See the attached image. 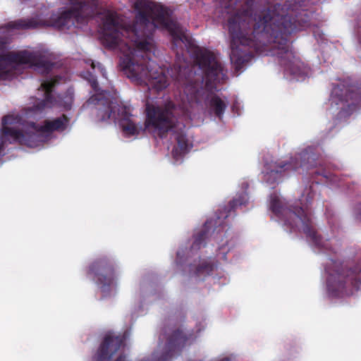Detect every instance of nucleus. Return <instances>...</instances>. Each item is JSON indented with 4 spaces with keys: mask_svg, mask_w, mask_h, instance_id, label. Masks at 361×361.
Masks as SVG:
<instances>
[{
    "mask_svg": "<svg viewBox=\"0 0 361 361\" xmlns=\"http://www.w3.org/2000/svg\"><path fill=\"white\" fill-rule=\"evenodd\" d=\"M66 122V118H58L51 122H46L44 126L38 128L32 121L21 124L13 116H7L4 119L2 133L5 137L18 140L30 147H36L37 145L35 141L37 137L52 130L63 128Z\"/></svg>",
    "mask_w": 361,
    "mask_h": 361,
    "instance_id": "1",
    "label": "nucleus"
},
{
    "mask_svg": "<svg viewBox=\"0 0 361 361\" xmlns=\"http://www.w3.org/2000/svg\"><path fill=\"white\" fill-rule=\"evenodd\" d=\"M161 336L163 338H166L165 352L160 356H158L157 353L154 352L150 357L145 358L141 361H170L175 354L181 351L188 341L192 338V334H185L179 327L172 329L166 328Z\"/></svg>",
    "mask_w": 361,
    "mask_h": 361,
    "instance_id": "2",
    "label": "nucleus"
},
{
    "mask_svg": "<svg viewBox=\"0 0 361 361\" xmlns=\"http://www.w3.org/2000/svg\"><path fill=\"white\" fill-rule=\"evenodd\" d=\"M126 337L123 335L106 334L92 357V361H127L126 357L121 354L113 360V356L121 348H124Z\"/></svg>",
    "mask_w": 361,
    "mask_h": 361,
    "instance_id": "3",
    "label": "nucleus"
},
{
    "mask_svg": "<svg viewBox=\"0 0 361 361\" xmlns=\"http://www.w3.org/2000/svg\"><path fill=\"white\" fill-rule=\"evenodd\" d=\"M104 30V43L111 47L120 45V43L124 41L121 37H123L126 35L127 37H132L131 35L135 32V30H130L115 25L113 16H110L105 23Z\"/></svg>",
    "mask_w": 361,
    "mask_h": 361,
    "instance_id": "4",
    "label": "nucleus"
},
{
    "mask_svg": "<svg viewBox=\"0 0 361 361\" xmlns=\"http://www.w3.org/2000/svg\"><path fill=\"white\" fill-rule=\"evenodd\" d=\"M146 127L159 130H167L171 127V118L168 111L148 105L147 107Z\"/></svg>",
    "mask_w": 361,
    "mask_h": 361,
    "instance_id": "5",
    "label": "nucleus"
},
{
    "mask_svg": "<svg viewBox=\"0 0 361 361\" xmlns=\"http://www.w3.org/2000/svg\"><path fill=\"white\" fill-rule=\"evenodd\" d=\"M116 111H118L117 119L123 133L126 136L135 135L138 133V128L129 118V113L126 109L114 107L113 117L115 118Z\"/></svg>",
    "mask_w": 361,
    "mask_h": 361,
    "instance_id": "6",
    "label": "nucleus"
},
{
    "mask_svg": "<svg viewBox=\"0 0 361 361\" xmlns=\"http://www.w3.org/2000/svg\"><path fill=\"white\" fill-rule=\"evenodd\" d=\"M132 70L134 73L128 75L130 78L142 80L148 77V71L138 65L133 66Z\"/></svg>",
    "mask_w": 361,
    "mask_h": 361,
    "instance_id": "7",
    "label": "nucleus"
},
{
    "mask_svg": "<svg viewBox=\"0 0 361 361\" xmlns=\"http://www.w3.org/2000/svg\"><path fill=\"white\" fill-rule=\"evenodd\" d=\"M157 20H156L153 23H150L144 16H140L137 18V24H139L143 29L145 27L158 26Z\"/></svg>",
    "mask_w": 361,
    "mask_h": 361,
    "instance_id": "8",
    "label": "nucleus"
},
{
    "mask_svg": "<svg viewBox=\"0 0 361 361\" xmlns=\"http://www.w3.org/2000/svg\"><path fill=\"white\" fill-rule=\"evenodd\" d=\"M164 26H165L173 35H176L175 29H176V25L172 22H166L164 23Z\"/></svg>",
    "mask_w": 361,
    "mask_h": 361,
    "instance_id": "9",
    "label": "nucleus"
},
{
    "mask_svg": "<svg viewBox=\"0 0 361 361\" xmlns=\"http://www.w3.org/2000/svg\"><path fill=\"white\" fill-rule=\"evenodd\" d=\"M52 85H53L52 81H46V82H43L42 85L43 90L46 92H49L51 91V88Z\"/></svg>",
    "mask_w": 361,
    "mask_h": 361,
    "instance_id": "10",
    "label": "nucleus"
},
{
    "mask_svg": "<svg viewBox=\"0 0 361 361\" xmlns=\"http://www.w3.org/2000/svg\"><path fill=\"white\" fill-rule=\"evenodd\" d=\"M104 114V112L103 111H101L100 112V115L102 116V121H107L109 118H111V115L110 114H109L108 112H105V114L106 115V118H105L103 114Z\"/></svg>",
    "mask_w": 361,
    "mask_h": 361,
    "instance_id": "11",
    "label": "nucleus"
},
{
    "mask_svg": "<svg viewBox=\"0 0 361 361\" xmlns=\"http://www.w3.org/2000/svg\"><path fill=\"white\" fill-rule=\"evenodd\" d=\"M219 361H230V359L228 357H224V358H222L221 360Z\"/></svg>",
    "mask_w": 361,
    "mask_h": 361,
    "instance_id": "12",
    "label": "nucleus"
},
{
    "mask_svg": "<svg viewBox=\"0 0 361 361\" xmlns=\"http://www.w3.org/2000/svg\"><path fill=\"white\" fill-rule=\"evenodd\" d=\"M165 87V83H164V84H163V85H158V86H157V88H162V87Z\"/></svg>",
    "mask_w": 361,
    "mask_h": 361,
    "instance_id": "13",
    "label": "nucleus"
},
{
    "mask_svg": "<svg viewBox=\"0 0 361 361\" xmlns=\"http://www.w3.org/2000/svg\"><path fill=\"white\" fill-rule=\"evenodd\" d=\"M177 150H178V149H176V150L173 152V155H174L175 157H176V156H177Z\"/></svg>",
    "mask_w": 361,
    "mask_h": 361,
    "instance_id": "14",
    "label": "nucleus"
},
{
    "mask_svg": "<svg viewBox=\"0 0 361 361\" xmlns=\"http://www.w3.org/2000/svg\"><path fill=\"white\" fill-rule=\"evenodd\" d=\"M231 60H232V61H233V60H234V54H233V53L231 54Z\"/></svg>",
    "mask_w": 361,
    "mask_h": 361,
    "instance_id": "15",
    "label": "nucleus"
},
{
    "mask_svg": "<svg viewBox=\"0 0 361 361\" xmlns=\"http://www.w3.org/2000/svg\"><path fill=\"white\" fill-rule=\"evenodd\" d=\"M139 46H140V47H141L142 49H144V48H145L144 45H142V44H139Z\"/></svg>",
    "mask_w": 361,
    "mask_h": 361,
    "instance_id": "16",
    "label": "nucleus"
}]
</instances>
